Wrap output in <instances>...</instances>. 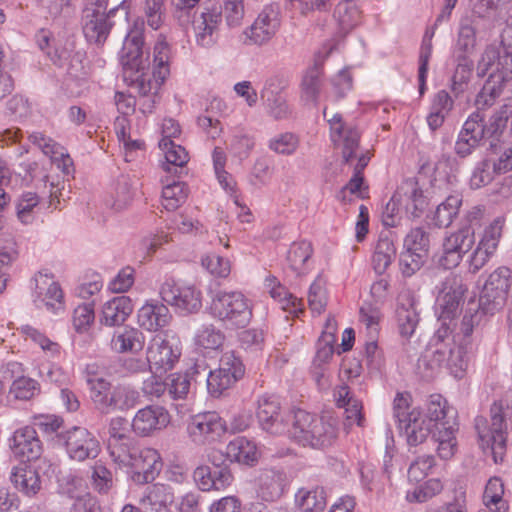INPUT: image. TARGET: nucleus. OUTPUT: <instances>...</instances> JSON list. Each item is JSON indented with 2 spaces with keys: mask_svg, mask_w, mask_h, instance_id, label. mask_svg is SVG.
<instances>
[{
  "mask_svg": "<svg viewBox=\"0 0 512 512\" xmlns=\"http://www.w3.org/2000/svg\"><path fill=\"white\" fill-rule=\"evenodd\" d=\"M504 484L498 477H492L488 480L484 494L483 501L490 512H507L508 504L503 499Z\"/></svg>",
  "mask_w": 512,
  "mask_h": 512,
  "instance_id": "obj_42",
  "label": "nucleus"
},
{
  "mask_svg": "<svg viewBox=\"0 0 512 512\" xmlns=\"http://www.w3.org/2000/svg\"><path fill=\"white\" fill-rule=\"evenodd\" d=\"M169 46L164 41H159L154 46L153 70L154 76L166 79L169 74Z\"/></svg>",
  "mask_w": 512,
  "mask_h": 512,
  "instance_id": "obj_60",
  "label": "nucleus"
},
{
  "mask_svg": "<svg viewBox=\"0 0 512 512\" xmlns=\"http://www.w3.org/2000/svg\"><path fill=\"white\" fill-rule=\"evenodd\" d=\"M435 466V458L431 454L418 456L409 466L408 479L411 482H420L426 478L429 471Z\"/></svg>",
  "mask_w": 512,
  "mask_h": 512,
  "instance_id": "obj_56",
  "label": "nucleus"
},
{
  "mask_svg": "<svg viewBox=\"0 0 512 512\" xmlns=\"http://www.w3.org/2000/svg\"><path fill=\"white\" fill-rule=\"evenodd\" d=\"M334 17L341 31L347 33L358 23L360 11L353 0H344L336 6Z\"/></svg>",
  "mask_w": 512,
  "mask_h": 512,
  "instance_id": "obj_48",
  "label": "nucleus"
},
{
  "mask_svg": "<svg viewBox=\"0 0 512 512\" xmlns=\"http://www.w3.org/2000/svg\"><path fill=\"white\" fill-rule=\"evenodd\" d=\"M145 337L137 328L124 326L115 330L111 339V347L118 353H136L143 349Z\"/></svg>",
  "mask_w": 512,
  "mask_h": 512,
  "instance_id": "obj_34",
  "label": "nucleus"
},
{
  "mask_svg": "<svg viewBox=\"0 0 512 512\" xmlns=\"http://www.w3.org/2000/svg\"><path fill=\"white\" fill-rule=\"evenodd\" d=\"M33 303L38 309H46L57 313L63 309V291L53 276L48 273L38 272L34 279Z\"/></svg>",
  "mask_w": 512,
  "mask_h": 512,
  "instance_id": "obj_17",
  "label": "nucleus"
},
{
  "mask_svg": "<svg viewBox=\"0 0 512 512\" xmlns=\"http://www.w3.org/2000/svg\"><path fill=\"white\" fill-rule=\"evenodd\" d=\"M21 332L26 336V338H29L34 343L38 344L43 351L49 353L50 356L54 357L60 354V345L56 342L51 341L38 329L30 325H24L21 328Z\"/></svg>",
  "mask_w": 512,
  "mask_h": 512,
  "instance_id": "obj_58",
  "label": "nucleus"
},
{
  "mask_svg": "<svg viewBox=\"0 0 512 512\" xmlns=\"http://www.w3.org/2000/svg\"><path fill=\"white\" fill-rule=\"evenodd\" d=\"M244 373L245 367L240 357L236 356L233 351H228L220 358L217 370H208L203 360H197L185 374L188 375L190 381H206L208 392L212 396L218 397L241 379Z\"/></svg>",
  "mask_w": 512,
  "mask_h": 512,
  "instance_id": "obj_5",
  "label": "nucleus"
},
{
  "mask_svg": "<svg viewBox=\"0 0 512 512\" xmlns=\"http://www.w3.org/2000/svg\"><path fill=\"white\" fill-rule=\"evenodd\" d=\"M511 277V270L505 266L498 267L488 276L480 292L478 304L469 302L465 309L460 324L462 335L470 337L475 328L486 322L487 317L503 309L507 301Z\"/></svg>",
  "mask_w": 512,
  "mask_h": 512,
  "instance_id": "obj_2",
  "label": "nucleus"
},
{
  "mask_svg": "<svg viewBox=\"0 0 512 512\" xmlns=\"http://www.w3.org/2000/svg\"><path fill=\"white\" fill-rule=\"evenodd\" d=\"M454 57L456 61V68L452 76L451 89L454 95L457 97L462 94L468 87V83L474 68V62L472 59H470V57Z\"/></svg>",
  "mask_w": 512,
  "mask_h": 512,
  "instance_id": "obj_45",
  "label": "nucleus"
},
{
  "mask_svg": "<svg viewBox=\"0 0 512 512\" xmlns=\"http://www.w3.org/2000/svg\"><path fill=\"white\" fill-rule=\"evenodd\" d=\"M288 418L286 433L299 444L306 446L317 416L298 409L292 416L288 415Z\"/></svg>",
  "mask_w": 512,
  "mask_h": 512,
  "instance_id": "obj_33",
  "label": "nucleus"
},
{
  "mask_svg": "<svg viewBox=\"0 0 512 512\" xmlns=\"http://www.w3.org/2000/svg\"><path fill=\"white\" fill-rule=\"evenodd\" d=\"M226 455L230 462H237L247 466L257 463L259 453L256 444L245 437H237L226 446Z\"/></svg>",
  "mask_w": 512,
  "mask_h": 512,
  "instance_id": "obj_37",
  "label": "nucleus"
},
{
  "mask_svg": "<svg viewBox=\"0 0 512 512\" xmlns=\"http://www.w3.org/2000/svg\"><path fill=\"white\" fill-rule=\"evenodd\" d=\"M144 22L136 21L126 35L122 49L119 53L125 81L135 84L143 97L157 96L158 90L165 79L152 76L149 70V54L144 51Z\"/></svg>",
  "mask_w": 512,
  "mask_h": 512,
  "instance_id": "obj_1",
  "label": "nucleus"
},
{
  "mask_svg": "<svg viewBox=\"0 0 512 512\" xmlns=\"http://www.w3.org/2000/svg\"><path fill=\"white\" fill-rule=\"evenodd\" d=\"M137 318L138 324L142 328L148 331H157L169 323L171 314L163 303L151 301L138 310Z\"/></svg>",
  "mask_w": 512,
  "mask_h": 512,
  "instance_id": "obj_30",
  "label": "nucleus"
},
{
  "mask_svg": "<svg viewBox=\"0 0 512 512\" xmlns=\"http://www.w3.org/2000/svg\"><path fill=\"white\" fill-rule=\"evenodd\" d=\"M380 317L381 313L376 305L365 302L360 307L359 320L366 326L367 336H378Z\"/></svg>",
  "mask_w": 512,
  "mask_h": 512,
  "instance_id": "obj_55",
  "label": "nucleus"
},
{
  "mask_svg": "<svg viewBox=\"0 0 512 512\" xmlns=\"http://www.w3.org/2000/svg\"><path fill=\"white\" fill-rule=\"evenodd\" d=\"M256 417L262 430L272 435L286 433L289 418L288 415L283 414L278 397L274 395L261 396L258 400Z\"/></svg>",
  "mask_w": 512,
  "mask_h": 512,
  "instance_id": "obj_18",
  "label": "nucleus"
},
{
  "mask_svg": "<svg viewBox=\"0 0 512 512\" xmlns=\"http://www.w3.org/2000/svg\"><path fill=\"white\" fill-rule=\"evenodd\" d=\"M211 315L229 328H242L252 318L248 299L239 291H218L212 296Z\"/></svg>",
  "mask_w": 512,
  "mask_h": 512,
  "instance_id": "obj_7",
  "label": "nucleus"
},
{
  "mask_svg": "<svg viewBox=\"0 0 512 512\" xmlns=\"http://www.w3.org/2000/svg\"><path fill=\"white\" fill-rule=\"evenodd\" d=\"M161 299L182 314L195 313L201 306V292L193 285L179 286L173 278H166L159 288Z\"/></svg>",
  "mask_w": 512,
  "mask_h": 512,
  "instance_id": "obj_12",
  "label": "nucleus"
},
{
  "mask_svg": "<svg viewBox=\"0 0 512 512\" xmlns=\"http://www.w3.org/2000/svg\"><path fill=\"white\" fill-rule=\"evenodd\" d=\"M339 421L332 415L317 417L306 446L324 448L333 444L338 436Z\"/></svg>",
  "mask_w": 512,
  "mask_h": 512,
  "instance_id": "obj_29",
  "label": "nucleus"
},
{
  "mask_svg": "<svg viewBox=\"0 0 512 512\" xmlns=\"http://www.w3.org/2000/svg\"><path fill=\"white\" fill-rule=\"evenodd\" d=\"M428 206L427 197L418 185L415 178L404 180L392 195L382 211V223L386 227H395L399 224L402 209L412 218H419Z\"/></svg>",
  "mask_w": 512,
  "mask_h": 512,
  "instance_id": "obj_6",
  "label": "nucleus"
},
{
  "mask_svg": "<svg viewBox=\"0 0 512 512\" xmlns=\"http://www.w3.org/2000/svg\"><path fill=\"white\" fill-rule=\"evenodd\" d=\"M456 410L448 405L447 400L440 394H433L427 403L426 418L435 430L444 429L446 426H457Z\"/></svg>",
  "mask_w": 512,
  "mask_h": 512,
  "instance_id": "obj_28",
  "label": "nucleus"
},
{
  "mask_svg": "<svg viewBox=\"0 0 512 512\" xmlns=\"http://www.w3.org/2000/svg\"><path fill=\"white\" fill-rule=\"evenodd\" d=\"M475 244L474 229L464 226L458 231L445 237L442 244V254L438 259V265L444 269L457 267Z\"/></svg>",
  "mask_w": 512,
  "mask_h": 512,
  "instance_id": "obj_13",
  "label": "nucleus"
},
{
  "mask_svg": "<svg viewBox=\"0 0 512 512\" xmlns=\"http://www.w3.org/2000/svg\"><path fill=\"white\" fill-rule=\"evenodd\" d=\"M174 501L173 487L156 483L145 489L139 503L143 512H172L170 506Z\"/></svg>",
  "mask_w": 512,
  "mask_h": 512,
  "instance_id": "obj_24",
  "label": "nucleus"
},
{
  "mask_svg": "<svg viewBox=\"0 0 512 512\" xmlns=\"http://www.w3.org/2000/svg\"><path fill=\"white\" fill-rule=\"evenodd\" d=\"M396 256V248L391 239L388 237H381L375 247V252L372 258L374 271L381 275L391 265Z\"/></svg>",
  "mask_w": 512,
  "mask_h": 512,
  "instance_id": "obj_44",
  "label": "nucleus"
},
{
  "mask_svg": "<svg viewBox=\"0 0 512 512\" xmlns=\"http://www.w3.org/2000/svg\"><path fill=\"white\" fill-rule=\"evenodd\" d=\"M38 203L39 198L36 193H24L16 206L18 219L24 224L31 223L33 221V210Z\"/></svg>",
  "mask_w": 512,
  "mask_h": 512,
  "instance_id": "obj_63",
  "label": "nucleus"
},
{
  "mask_svg": "<svg viewBox=\"0 0 512 512\" xmlns=\"http://www.w3.org/2000/svg\"><path fill=\"white\" fill-rule=\"evenodd\" d=\"M511 79L512 72L505 69L492 72L476 96L475 105L477 109L480 110L491 107L496 102L497 98L501 96L506 83Z\"/></svg>",
  "mask_w": 512,
  "mask_h": 512,
  "instance_id": "obj_27",
  "label": "nucleus"
},
{
  "mask_svg": "<svg viewBox=\"0 0 512 512\" xmlns=\"http://www.w3.org/2000/svg\"><path fill=\"white\" fill-rule=\"evenodd\" d=\"M280 26L278 5H267L244 32V44L261 46L268 43Z\"/></svg>",
  "mask_w": 512,
  "mask_h": 512,
  "instance_id": "obj_14",
  "label": "nucleus"
},
{
  "mask_svg": "<svg viewBox=\"0 0 512 512\" xmlns=\"http://www.w3.org/2000/svg\"><path fill=\"white\" fill-rule=\"evenodd\" d=\"M503 52L502 50L495 44L488 45L484 52L481 55L480 60L477 65V74L480 77L486 75L488 70L496 65V71L503 70Z\"/></svg>",
  "mask_w": 512,
  "mask_h": 512,
  "instance_id": "obj_53",
  "label": "nucleus"
},
{
  "mask_svg": "<svg viewBox=\"0 0 512 512\" xmlns=\"http://www.w3.org/2000/svg\"><path fill=\"white\" fill-rule=\"evenodd\" d=\"M159 147L164 152L165 162L162 164L164 171L181 174L189 161V154L184 147L175 144L173 140L161 139Z\"/></svg>",
  "mask_w": 512,
  "mask_h": 512,
  "instance_id": "obj_38",
  "label": "nucleus"
},
{
  "mask_svg": "<svg viewBox=\"0 0 512 512\" xmlns=\"http://www.w3.org/2000/svg\"><path fill=\"white\" fill-rule=\"evenodd\" d=\"M509 115L506 110L501 109L494 113L488 122H485L484 116L479 111L472 113L462 126L464 135H468L472 142L481 146L486 141L489 142V149L497 153L503 150L500 143V137L507 126Z\"/></svg>",
  "mask_w": 512,
  "mask_h": 512,
  "instance_id": "obj_8",
  "label": "nucleus"
},
{
  "mask_svg": "<svg viewBox=\"0 0 512 512\" xmlns=\"http://www.w3.org/2000/svg\"><path fill=\"white\" fill-rule=\"evenodd\" d=\"M107 449L113 462L120 467H128L140 450L133 437H129L128 441L113 440V442H107Z\"/></svg>",
  "mask_w": 512,
  "mask_h": 512,
  "instance_id": "obj_40",
  "label": "nucleus"
},
{
  "mask_svg": "<svg viewBox=\"0 0 512 512\" xmlns=\"http://www.w3.org/2000/svg\"><path fill=\"white\" fill-rule=\"evenodd\" d=\"M438 288L436 299V314L440 324L450 323L456 326L455 319L459 314L460 304L463 302L467 286L461 276L449 274Z\"/></svg>",
  "mask_w": 512,
  "mask_h": 512,
  "instance_id": "obj_9",
  "label": "nucleus"
},
{
  "mask_svg": "<svg viewBox=\"0 0 512 512\" xmlns=\"http://www.w3.org/2000/svg\"><path fill=\"white\" fill-rule=\"evenodd\" d=\"M455 326L450 323L439 325L430 338L425 354L418 360V368L425 366L433 372L436 368L446 365L455 377H462L467 368V350L469 337H464V345H456L453 330Z\"/></svg>",
  "mask_w": 512,
  "mask_h": 512,
  "instance_id": "obj_3",
  "label": "nucleus"
},
{
  "mask_svg": "<svg viewBox=\"0 0 512 512\" xmlns=\"http://www.w3.org/2000/svg\"><path fill=\"white\" fill-rule=\"evenodd\" d=\"M127 468H130L135 483L147 484L158 476L162 468L161 457L155 449H140Z\"/></svg>",
  "mask_w": 512,
  "mask_h": 512,
  "instance_id": "obj_21",
  "label": "nucleus"
},
{
  "mask_svg": "<svg viewBox=\"0 0 512 512\" xmlns=\"http://www.w3.org/2000/svg\"><path fill=\"white\" fill-rule=\"evenodd\" d=\"M430 246L429 234L421 227L411 229L403 241V249L428 256Z\"/></svg>",
  "mask_w": 512,
  "mask_h": 512,
  "instance_id": "obj_54",
  "label": "nucleus"
},
{
  "mask_svg": "<svg viewBox=\"0 0 512 512\" xmlns=\"http://www.w3.org/2000/svg\"><path fill=\"white\" fill-rule=\"evenodd\" d=\"M287 474L280 470H267L259 477V496L267 502H274L282 497L288 486Z\"/></svg>",
  "mask_w": 512,
  "mask_h": 512,
  "instance_id": "obj_32",
  "label": "nucleus"
},
{
  "mask_svg": "<svg viewBox=\"0 0 512 512\" xmlns=\"http://www.w3.org/2000/svg\"><path fill=\"white\" fill-rule=\"evenodd\" d=\"M133 195L134 190L131 178L128 175L119 176L114 186L112 207L117 211L126 208L131 203Z\"/></svg>",
  "mask_w": 512,
  "mask_h": 512,
  "instance_id": "obj_51",
  "label": "nucleus"
},
{
  "mask_svg": "<svg viewBox=\"0 0 512 512\" xmlns=\"http://www.w3.org/2000/svg\"><path fill=\"white\" fill-rule=\"evenodd\" d=\"M461 204L462 197L460 195H449L437 206L432 218L433 224L438 228L449 227L458 215Z\"/></svg>",
  "mask_w": 512,
  "mask_h": 512,
  "instance_id": "obj_41",
  "label": "nucleus"
},
{
  "mask_svg": "<svg viewBox=\"0 0 512 512\" xmlns=\"http://www.w3.org/2000/svg\"><path fill=\"white\" fill-rule=\"evenodd\" d=\"M39 392V384L36 380L21 376L13 381L10 393L19 400H29Z\"/></svg>",
  "mask_w": 512,
  "mask_h": 512,
  "instance_id": "obj_59",
  "label": "nucleus"
},
{
  "mask_svg": "<svg viewBox=\"0 0 512 512\" xmlns=\"http://www.w3.org/2000/svg\"><path fill=\"white\" fill-rule=\"evenodd\" d=\"M500 38L498 47L503 52V69L512 72V18L503 28Z\"/></svg>",
  "mask_w": 512,
  "mask_h": 512,
  "instance_id": "obj_64",
  "label": "nucleus"
},
{
  "mask_svg": "<svg viewBox=\"0 0 512 512\" xmlns=\"http://www.w3.org/2000/svg\"><path fill=\"white\" fill-rule=\"evenodd\" d=\"M225 431L224 423L216 412H206L191 417L187 432L193 442L202 444L209 438L220 436Z\"/></svg>",
  "mask_w": 512,
  "mask_h": 512,
  "instance_id": "obj_22",
  "label": "nucleus"
},
{
  "mask_svg": "<svg viewBox=\"0 0 512 512\" xmlns=\"http://www.w3.org/2000/svg\"><path fill=\"white\" fill-rule=\"evenodd\" d=\"M498 161L484 159L477 163L470 178V186L478 189L488 185L495 174L512 170V143L503 148Z\"/></svg>",
  "mask_w": 512,
  "mask_h": 512,
  "instance_id": "obj_19",
  "label": "nucleus"
},
{
  "mask_svg": "<svg viewBox=\"0 0 512 512\" xmlns=\"http://www.w3.org/2000/svg\"><path fill=\"white\" fill-rule=\"evenodd\" d=\"M10 481L18 491L29 497L36 495L41 489L40 475L25 461L12 468Z\"/></svg>",
  "mask_w": 512,
  "mask_h": 512,
  "instance_id": "obj_31",
  "label": "nucleus"
},
{
  "mask_svg": "<svg viewBox=\"0 0 512 512\" xmlns=\"http://www.w3.org/2000/svg\"><path fill=\"white\" fill-rule=\"evenodd\" d=\"M193 477L203 491L224 489L230 485L233 479L231 472H220L218 482L212 481V468L206 465L198 466L193 472Z\"/></svg>",
  "mask_w": 512,
  "mask_h": 512,
  "instance_id": "obj_43",
  "label": "nucleus"
},
{
  "mask_svg": "<svg viewBox=\"0 0 512 512\" xmlns=\"http://www.w3.org/2000/svg\"><path fill=\"white\" fill-rule=\"evenodd\" d=\"M457 426H446L444 429H438L433 432L432 442L437 444L438 456L443 460L450 459L456 451L457 441L455 432Z\"/></svg>",
  "mask_w": 512,
  "mask_h": 512,
  "instance_id": "obj_46",
  "label": "nucleus"
},
{
  "mask_svg": "<svg viewBox=\"0 0 512 512\" xmlns=\"http://www.w3.org/2000/svg\"><path fill=\"white\" fill-rule=\"evenodd\" d=\"M398 328L401 336L409 338L415 332L419 316L412 304L399 305L396 310Z\"/></svg>",
  "mask_w": 512,
  "mask_h": 512,
  "instance_id": "obj_50",
  "label": "nucleus"
},
{
  "mask_svg": "<svg viewBox=\"0 0 512 512\" xmlns=\"http://www.w3.org/2000/svg\"><path fill=\"white\" fill-rule=\"evenodd\" d=\"M477 22L473 17L465 16L459 21L454 56L469 57L476 47Z\"/></svg>",
  "mask_w": 512,
  "mask_h": 512,
  "instance_id": "obj_36",
  "label": "nucleus"
},
{
  "mask_svg": "<svg viewBox=\"0 0 512 512\" xmlns=\"http://www.w3.org/2000/svg\"><path fill=\"white\" fill-rule=\"evenodd\" d=\"M86 383L93 408L100 415L128 411L139 401V393L133 388L121 384L113 386L107 379L91 373L89 368Z\"/></svg>",
  "mask_w": 512,
  "mask_h": 512,
  "instance_id": "obj_4",
  "label": "nucleus"
},
{
  "mask_svg": "<svg viewBox=\"0 0 512 512\" xmlns=\"http://www.w3.org/2000/svg\"><path fill=\"white\" fill-rule=\"evenodd\" d=\"M313 253L312 245L308 241L294 242L287 253L289 267L297 274L305 272L304 266Z\"/></svg>",
  "mask_w": 512,
  "mask_h": 512,
  "instance_id": "obj_47",
  "label": "nucleus"
},
{
  "mask_svg": "<svg viewBox=\"0 0 512 512\" xmlns=\"http://www.w3.org/2000/svg\"><path fill=\"white\" fill-rule=\"evenodd\" d=\"M186 184L181 181H173L162 189V205L167 211L176 210L187 198Z\"/></svg>",
  "mask_w": 512,
  "mask_h": 512,
  "instance_id": "obj_49",
  "label": "nucleus"
},
{
  "mask_svg": "<svg viewBox=\"0 0 512 512\" xmlns=\"http://www.w3.org/2000/svg\"><path fill=\"white\" fill-rule=\"evenodd\" d=\"M133 312V304L127 296H117L106 302L102 309L101 323L106 326H119Z\"/></svg>",
  "mask_w": 512,
  "mask_h": 512,
  "instance_id": "obj_35",
  "label": "nucleus"
},
{
  "mask_svg": "<svg viewBox=\"0 0 512 512\" xmlns=\"http://www.w3.org/2000/svg\"><path fill=\"white\" fill-rule=\"evenodd\" d=\"M70 459L84 461L94 459L100 452L98 440L86 428L75 426L61 435Z\"/></svg>",
  "mask_w": 512,
  "mask_h": 512,
  "instance_id": "obj_16",
  "label": "nucleus"
},
{
  "mask_svg": "<svg viewBox=\"0 0 512 512\" xmlns=\"http://www.w3.org/2000/svg\"><path fill=\"white\" fill-rule=\"evenodd\" d=\"M179 356V350L173 349L169 341L160 334L155 335L148 344L146 360L154 373L171 370Z\"/></svg>",
  "mask_w": 512,
  "mask_h": 512,
  "instance_id": "obj_20",
  "label": "nucleus"
},
{
  "mask_svg": "<svg viewBox=\"0 0 512 512\" xmlns=\"http://www.w3.org/2000/svg\"><path fill=\"white\" fill-rule=\"evenodd\" d=\"M443 489L442 482L439 479H429L424 484L416 487L412 493H408L407 498L410 501L426 502Z\"/></svg>",
  "mask_w": 512,
  "mask_h": 512,
  "instance_id": "obj_62",
  "label": "nucleus"
},
{
  "mask_svg": "<svg viewBox=\"0 0 512 512\" xmlns=\"http://www.w3.org/2000/svg\"><path fill=\"white\" fill-rule=\"evenodd\" d=\"M224 334L213 325L204 326L196 335V343L204 349L216 350L222 346Z\"/></svg>",
  "mask_w": 512,
  "mask_h": 512,
  "instance_id": "obj_57",
  "label": "nucleus"
},
{
  "mask_svg": "<svg viewBox=\"0 0 512 512\" xmlns=\"http://www.w3.org/2000/svg\"><path fill=\"white\" fill-rule=\"evenodd\" d=\"M397 427L400 433L405 435L409 447L423 444L429 435H433L435 431L433 425L426 418H423L421 412L417 409L411 410L410 416L407 417L403 425Z\"/></svg>",
  "mask_w": 512,
  "mask_h": 512,
  "instance_id": "obj_26",
  "label": "nucleus"
},
{
  "mask_svg": "<svg viewBox=\"0 0 512 512\" xmlns=\"http://www.w3.org/2000/svg\"><path fill=\"white\" fill-rule=\"evenodd\" d=\"M324 118L327 119L330 126V137L336 146L342 147V158L345 164L355 156V151L359 146L360 133L358 129L343 120L341 114H333L328 117L327 109L323 111Z\"/></svg>",
  "mask_w": 512,
  "mask_h": 512,
  "instance_id": "obj_15",
  "label": "nucleus"
},
{
  "mask_svg": "<svg viewBox=\"0 0 512 512\" xmlns=\"http://www.w3.org/2000/svg\"><path fill=\"white\" fill-rule=\"evenodd\" d=\"M428 256L421 253L403 249L399 254L398 265L403 277H411L418 272Z\"/></svg>",
  "mask_w": 512,
  "mask_h": 512,
  "instance_id": "obj_52",
  "label": "nucleus"
},
{
  "mask_svg": "<svg viewBox=\"0 0 512 512\" xmlns=\"http://www.w3.org/2000/svg\"><path fill=\"white\" fill-rule=\"evenodd\" d=\"M129 8L130 5L128 0H122L119 5L111 8L107 13L97 12L90 8H84L82 23L83 33L87 41L97 45H102L106 41L113 26L110 18L119 10H122L124 12V16L127 17Z\"/></svg>",
  "mask_w": 512,
  "mask_h": 512,
  "instance_id": "obj_11",
  "label": "nucleus"
},
{
  "mask_svg": "<svg viewBox=\"0 0 512 512\" xmlns=\"http://www.w3.org/2000/svg\"><path fill=\"white\" fill-rule=\"evenodd\" d=\"M169 423V414L162 406L148 405L138 410L132 419L131 427L139 436H149Z\"/></svg>",
  "mask_w": 512,
  "mask_h": 512,
  "instance_id": "obj_23",
  "label": "nucleus"
},
{
  "mask_svg": "<svg viewBox=\"0 0 512 512\" xmlns=\"http://www.w3.org/2000/svg\"><path fill=\"white\" fill-rule=\"evenodd\" d=\"M11 449L15 456L25 462L38 459L42 453V443L36 429L25 426L16 430L12 437Z\"/></svg>",
  "mask_w": 512,
  "mask_h": 512,
  "instance_id": "obj_25",
  "label": "nucleus"
},
{
  "mask_svg": "<svg viewBox=\"0 0 512 512\" xmlns=\"http://www.w3.org/2000/svg\"><path fill=\"white\" fill-rule=\"evenodd\" d=\"M295 505L302 512H322L326 507L323 487L300 488L295 494Z\"/></svg>",
  "mask_w": 512,
  "mask_h": 512,
  "instance_id": "obj_39",
  "label": "nucleus"
},
{
  "mask_svg": "<svg viewBox=\"0 0 512 512\" xmlns=\"http://www.w3.org/2000/svg\"><path fill=\"white\" fill-rule=\"evenodd\" d=\"M202 266L212 275L225 278L230 274V262L217 254L211 253L201 258Z\"/></svg>",
  "mask_w": 512,
  "mask_h": 512,
  "instance_id": "obj_61",
  "label": "nucleus"
},
{
  "mask_svg": "<svg viewBox=\"0 0 512 512\" xmlns=\"http://www.w3.org/2000/svg\"><path fill=\"white\" fill-rule=\"evenodd\" d=\"M222 23V5L215 0H206L195 12L192 26L197 45L210 48L217 43Z\"/></svg>",
  "mask_w": 512,
  "mask_h": 512,
  "instance_id": "obj_10",
  "label": "nucleus"
}]
</instances>
